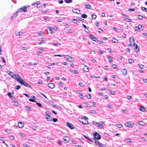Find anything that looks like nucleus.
<instances>
[{
  "label": "nucleus",
  "mask_w": 147,
  "mask_h": 147,
  "mask_svg": "<svg viewBox=\"0 0 147 147\" xmlns=\"http://www.w3.org/2000/svg\"><path fill=\"white\" fill-rule=\"evenodd\" d=\"M30 7V6L29 5H25L21 8L18 9L16 12L14 13V15L15 16V17H16L17 16L18 13L20 12H25L27 11V9L29 8Z\"/></svg>",
  "instance_id": "nucleus-1"
},
{
  "label": "nucleus",
  "mask_w": 147,
  "mask_h": 147,
  "mask_svg": "<svg viewBox=\"0 0 147 147\" xmlns=\"http://www.w3.org/2000/svg\"><path fill=\"white\" fill-rule=\"evenodd\" d=\"M92 123L93 124L96 125V126L98 127L100 129L103 128L105 125V124L102 122L98 123L96 122L95 121H93L92 122Z\"/></svg>",
  "instance_id": "nucleus-2"
},
{
  "label": "nucleus",
  "mask_w": 147,
  "mask_h": 147,
  "mask_svg": "<svg viewBox=\"0 0 147 147\" xmlns=\"http://www.w3.org/2000/svg\"><path fill=\"white\" fill-rule=\"evenodd\" d=\"M12 77L15 79L17 82L20 83L23 80L21 77L18 74H14L12 75Z\"/></svg>",
  "instance_id": "nucleus-3"
},
{
  "label": "nucleus",
  "mask_w": 147,
  "mask_h": 147,
  "mask_svg": "<svg viewBox=\"0 0 147 147\" xmlns=\"http://www.w3.org/2000/svg\"><path fill=\"white\" fill-rule=\"evenodd\" d=\"M63 56H64L65 59L67 60L68 61L70 62L73 61V58L70 55H63Z\"/></svg>",
  "instance_id": "nucleus-4"
},
{
  "label": "nucleus",
  "mask_w": 147,
  "mask_h": 147,
  "mask_svg": "<svg viewBox=\"0 0 147 147\" xmlns=\"http://www.w3.org/2000/svg\"><path fill=\"white\" fill-rule=\"evenodd\" d=\"M20 83L21 84L24 85V86L27 87H30L31 88H32L31 86L30 85L26 83L25 81L23 80V79L22 80Z\"/></svg>",
  "instance_id": "nucleus-5"
},
{
  "label": "nucleus",
  "mask_w": 147,
  "mask_h": 147,
  "mask_svg": "<svg viewBox=\"0 0 147 147\" xmlns=\"http://www.w3.org/2000/svg\"><path fill=\"white\" fill-rule=\"evenodd\" d=\"M93 136L94 138H96L98 140H99L101 138L100 135L97 132H95L93 134Z\"/></svg>",
  "instance_id": "nucleus-6"
},
{
  "label": "nucleus",
  "mask_w": 147,
  "mask_h": 147,
  "mask_svg": "<svg viewBox=\"0 0 147 147\" xmlns=\"http://www.w3.org/2000/svg\"><path fill=\"white\" fill-rule=\"evenodd\" d=\"M66 124L68 127H69L71 129H74V127L73 124H72L67 122L66 123Z\"/></svg>",
  "instance_id": "nucleus-7"
},
{
  "label": "nucleus",
  "mask_w": 147,
  "mask_h": 147,
  "mask_svg": "<svg viewBox=\"0 0 147 147\" xmlns=\"http://www.w3.org/2000/svg\"><path fill=\"white\" fill-rule=\"evenodd\" d=\"M134 46L135 47V48L134 49L135 51L137 53L138 52L139 50L138 46L135 42H134Z\"/></svg>",
  "instance_id": "nucleus-8"
},
{
  "label": "nucleus",
  "mask_w": 147,
  "mask_h": 147,
  "mask_svg": "<svg viewBox=\"0 0 147 147\" xmlns=\"http://www.w3.org/2000/svg\"><path fill=\"white\" fill-rule=\"evenodd\" d=\"M48 87L51 89H53L55 87V85L53 83H48Z\"/></svg>",
  "instance_id": "nucleus-9"
},
{
  "label": "nucleus",
  "mask_w": 147,
  "mask_h": 147,
  "mask_svg": "<svg viewBox=\"0 0 147 147\" xmlns=\"http://www.w3.org/2000/svg\"><path fill=\"white\" fill-rule=\"evenodd\" d=\"M125 125L127 127H133V125H132L129 122H126L125 123Z\"/></svg>",
  "instance_id": "nucleus-10"
},
{
  "label": "nucleus",
  "mask_w": 147,
  "mask_h": 147,
  "mask_svg": "<svg viewBox=\"0 0 147 147\" xmlns=\"http://www.w3.org/2000/svg\"><path fill=\"white\" fill-rule=\"evenodd\" d=\"M18 126L20 128H22L24 127V124L22 122H19L18 123Z\"/></svg>",
  "instance_id": "nucleus-11"
},
{
  "label": "nucleus",
  "mask_w": 147,
  "mask_h": 147,
  "mask_svg": "<svg viewBox=\"0 0 147 147\" xmlns=\"http://www.w3.org/2000/svg\"><path fill=\"white\" fill-rule=\"evenodd\" d=\"M72 11L74 13L78 14L80 13V10L78 9H73L72 10Z\"/></svg>",
  "instance_id": "nucleus-12"
},
{
  "label": "nucleus",
  "mask_w": 147,
  "mask_h": 147,
  "mask_svg": "<svg viewBox=\"0 0 147 147\" xmlns=\"http://www.w3.org/2000/svg\"><path fill=\"white\" fill-rule=\"evenodd\" d=\"M83 69L84 71L87 72H88L89 70L88 68V67L86 65H84V67Z\"/></svg>",
  "instance_id": "nucleus-13"
},
{
  "label": "nucleus",
  "mask_w": 147,
  "mask_h": 147,
  "mask_svg": "<svg viewBox=\"0 0 147 147\" xmlns=\"http://www.w3.org/2000/svg\"><path fill=\"white\" fill-rule=\"evenodd\" d=\"M68 138L67 137H64L63 138V142L65 143H66L68 142L69 141Z\"/></svg>",
  "instance_id": "nucleus-14"
},
{
  "label": "nucleus",
  "mask_w": 147,
  "mask_h": 147,
  "mask_svg": "<svg viewBox=\"0 0 147 147\" xmlns=\"http://www.w3.org/2000/svg\"><path fill=\"white\" fill-rule=\"evenodd\" d=\"M139 125L142 126H144L145 125V123L142 121H140L138 123Z\"/></svg>",
  "instance_id": "nucleus-15"
},
{
  "label": "nucleus",
  "mask_w": 147,
  "mask_h": 147,
  "mask_svg": "<svg viewBox=\"0 0 147 147\" xmlns=\"http://www.w3.org/2000/svg\"><path fill=\"white\" fill-rule=\"evenodd\" d=\"M129 41L130 42V43H133L134 44V42H135L134 39L133 37H130L129 39Z\"/></svg>",
  "instance_id": "nucleus-16"
},
{
  "label": "nucleus",
  "mask_w": 147,
  "mask_h": 147,
  "mask_svg": "<svg viewBox=\"0 0 147 147\" xmlns=\"http://www.w3.org/2000/svg\"><path fill=\"white\" fill-rule=\"evenodd\" d=\"M46 115H45V117H46L47 116L48 117H51V114L49 113V112L48 111H46L45 112Z\"/></svg>",
  "instance_id": "nucleus-17"
},
{
  "label": "nucleus",
  "mask_w": 147,
  "mask_h": 147,
  "mask_svg": "<svg viewBox=\"0 0 147 147\" xmlns=\"http://www.w3.org/2000/svg\"><path fill=\"white\" fill-rule=\"evenodd\" d=\"M85 7L86 9H90L91 6L89 4H85Z\"/></svg>",
  "instance_id": "nucleus-18"
},
{
  "label": "nucleus",
  "mask_w": 147,
  "mask_h": 147,
  "mask_svg": "<svg viewBox=\"0 0 147 147\" xmlns=\"http://www.w3.org/2000/svg\"><path fill=\"white\" fill-rule=\"evenodd\" d=\"M115 125L118 128H122L123 127L122 125L120 124H117Z\"/></svg>",
  "instance_id": "nucleus-19"
},
{
  "label": "nucleus",
  "mask_w": 147,
  "mask_h": 147,
  "mask_svg": "<svg viewBox=\"0 0 147 147\" xmlns=\"http://www.w3.org/2000/svg\"><path fill=\"white\" fill-rule=\"evenodd\" d=\"M107 58L108 59L109 61L111 63L113 61V60H112V57L111 56H108L107 57Z\"/></svg>",
  "instance_id": "nucleus-20"
},
{
  "label": "nucleus",
  "mask_w": 147,
  "mask_h": 147,
  "mask_svg": "<svg viewBox=\"0 0 147 147\" xmlns=\"http://www.w3.org/2000/svg\"><path fill=\"white\" fill-rule=\"evenodd\" d=\"M124 141H126L128 142H129L130 143H132V142L131 141V139L129 138H127L125 140H124Z\"/></svg>",
  "instance_id": "nucleus-21"
},
{
  "label": "nucleus",
  "mask_w": 147,
  "mask_h": 147,
  "mask_svg": "<svg viewBox=\"0 0 147 147\" xmlns=\"http://www.w3.org/2000/svg\"><path fill=\"white\" fill-rule=\"evenodd\" d=\"M23 34V33L22 32H17L16 33V36H21Z\"/></svg>",
  "instance_id": "nucleus-22"
},
{
  "label": "nucleus",
  "mask_w": 147,
  "mask_h": 147,
  "mask_svg": "<svg viewBox=\"0 0 147 147\" xmlns=\"http://www.w3.org/2000/svg\"><path fill=\"white\" fill-rule=\"evenodd\" d=\"M112 40L113 42L115 43H118L119 41L118 40H117L115 38H113Z\"/></svg>",
  "instance_id": "nucleus-23"
},
{
  "label": "nucleus",
  "mask_w": 147,
  "mask_h": 147,
  "mask_svg": "<svg viewBox=\"0 0 147 147\" xmlns=\"http://www.w3.org/2000/svg\"><path fill=\"white\" fill-rule=\"evenodd\" d=\"M127 70L125 69H123L122 71V72L123 75H125L127 74Z\"/></svg>",
  "instance_id": "nucleus-24"
},
{
  "label": "nucleus",
  "mask_w": 147,
  "mask_h": 147,
  "mask_svg": "<svg viewBox=\"0 0 147 147\" xmlns=\"http://www.w3.org/2000/svg\"><path fill=\"white\" fill-rule=\"evenodd\" d=\"M72 22L75 24H77L79 23V22L77 20L75 19H73L72 20Z\"/></svg>",
  "instance_id": "nucleus-25"
},
{
  "label": "nucleus",
  "mask_w": 147,
  "mask_h": 147,
  "mask_svg": "<svg viewBox=\"0 0 147 147\" xmlns=\"http://www.w3.org/2000/svg\"><path fill=\"white\" fill-rule=\"evenodd\" d=\"M47 28H48L49 29V31H50V33L51 34H53V33L52 32V30H53L52 28L50 26H49L48 27H47Z\"/></svg>",
  "instance_id": "nucleus-26"
},
{
  "label": "nucleus",
  "mask_w": 147,
  "mask_h": 147,
  "mask_svg": "<svg viewBox=\"0 0 147 147\" xmlns=\"http://www.w3.org/2000/svg\"><path fill=\"white\" fill-rule=\"evenodd\" d=\"M46 119L47 121H51L52 120V119L51 117H46Z\"/></svg>",
  "instance_id": "nucleus-27"
},
{
  "label": "nucleus",
  "mask_w": 147,
  "mask_h": 147,
  "mask_svg": "<svg viewBox=\"0 0 147 147\" xmlns=\"http://www.w3.org/2000/svg\"><path fill=\"white\" fill-rule=\"evenodd\" d=\"M92 142H95L96 144V145H98V146L100 144V143L99 142L96 141L95 139L94 140H93V141H92Z\"/></svg>",
  "instance_id": "nucleus-28"
},
{
  "label": "nucleus",
  "mask_w": 147,
  "mask_h": 147,
  "mask_svg": "<svg viewBox=\"0 0 147 147\" xmlns=\"http://www.w3.org/2000/svg\"><path fill=\"white\" fill-rule=\"evenodd\" d=\"M84 137L86 139H88V140L90 141L91 142H92L93 141V140H94L95 139L94 138H92L91 139H90L89 138H88L87 137L85 136H84Z\"/></svg>",
  "instance_id": "nucleus-29"
},
{
  "label": "nucleus",
  "mask_w": 147,
  "mask_h": 147,
  "mask_svg": "<svg viewBox=\"0 0 147 147\" xmlns=\"http://www.w3.org/2000/svg\"><path fill=\"white\" fill-rule=\"evenodd\" d=\"M65 2L66 3H70L72 2V0H65Z\"/></svg>",
  "instance_id": "nucleus-30"
},
{
  "label": "nucleus",
  "mask_w": 147,
  "mask_h": 147,
  "mask_svg": "<svg viewBox=\"0 0 147 147\" xmlns=\"http://www.w3.org/2000/svg\"><path fill=\"white\" fill-rule=\"evenodd\" d=\"M140 110L141 111L144 112V110H145V107L144 106H142L140 109Z\"/></svg>",
  "instance_id": "nucleus-31"
},
{
  "label": "nucleus",
  "mask_w": 147,
  "mask_h": 147,
  "mask_svg": "<svg viewBox=\"0 0 147 147\" xmlns=\"http://www.w3.org/2000/svg\"><path fill=\"white\" fill-rule=\"evenodd\" d=\"M138 29H139V30H141L143 29V28H142V26L140 25H138Z\"/></svg>",
  "instance_id": "nucleus-32"
},
{
  "label": "nucleus",
  "mask_w": 147,
  "mask_h": 147,
  "mask_svg": "<svg viewBox=\"0 0 147 147\" xmlns=\"http://www.w3.org/2000/svg\"><path fill=\"white\" fill-rule=\"evenodd\" d=\"M81 17L83 18H86L87 17V15L86 14H82L81 15Z\"/></svg>",
  "instance_id": "nucleus-33"
},
{
  "label": "nucleus",
  "mask_w": 147,
  "mask_h": 147,
  "mask_svg": "<svg viewBox=\"0 0 147 147\" xmlns=\"http://www.w3.org/2000/svg\"><path fill=\"white\" fill-rule=\"evenodd\" d=\"M37 34H38L40 36L43 35L44 34L43 33L42 31L39 32L37 33Z\"/></svg>",
  "instance_id": "nucleus-34"
},
{
  "label": "nucleus",
  "mask_w": 147,
  "mask_h": 147,
  "mask_svg": "<svg viewBox=\"0 0 147 147\" xmlns=\"http://www.w3.org/2000/svg\"><path fill=\"white\" fill-rule=\"evenodd\" d=\"M31 107H30L29 106H27L26 107V109L28 111H30Z\"/></svg>",
  "instance_id": "nucleus-35"
},
{
  "label": "nucleus",
  "mask_w": 147,
  "mask_h": 147,
  "mask_svg": "<svg viewBox=\"0 0 147 147\" xmlns=\"http://www.w3.org/2000/svg\"><path fill=\"white\" fill-rule=\"evenodd\" d=\"M109 91L110 92L111 94L112 95H115V92L111 90H109Z\"/></svg>",
  "instance_id": "nucleus-36"
},
{
  "label": "nucleus",
  "mask_w": 147,
  "mask_h": 147,
  "mask_svg": "<svg viewBox=\"0 0 147 147\" xmlns=\"http://www.w3.org/2000/svg\"><path fill=\"white\" fill-rule=\"evenodd\" d=\"M80 121L84 124H88V122L87 121H85L84 122L81 121V120H80Z\"/></svg>",
  "instance_id": "nucleus-37"
},
{
  "label": "nucleus",
  "mask_w": 147,
  "mask_h": 147,
  "mask_svg": "<svg viewBox=\"0 0 147 147\" xmlns=\"http://www.w3.org/2000/svg\"><path fill=\"white\" fill-rule=\"evenodd\" d=\"M96 17V15L93 14L92 15V19H95Z\"/></svg>",
  "instance_id": "nucleus-38"
},
{
  "label": "nucleus",
  "mask_w": 147,
  "mask_h": 147,
  "mask_svg": "<svg viewBox=\"0 0 147 147\" xmlns=\"http://www.w3.org/2000/svg\"><path fill=\"white\" fill-rule=\"evenodd\" d=\"M21 88V87L19 85H16V86H15V89H16V90H18L19 89H20Z\"/></svg>",
  "instance_id": "nucleus-39"
},
{
  "label": "nucleus",
  "mask_w": 147,
  "mask_h": 147,
  "mask_svg": "<svg viewBox=\"0 0 147 147\" xmlns=\"http://www.w3.org/2000/svg\"><path fill=\"white\" fill-rule=\"evenodd\" d=\"M126 98L128 100H131L132 98V97L130 96L127 95L126 96Z\"/></svg>",
  "instance_id": "nucleus-40"
},
{
  "label": "nucleus",
  "mask_w": 147,
  "mask_h": 147,
  "mask_svg": "<svg viewBox=\"0 0 147 147\" xmlns=\"http://www.w3.org/2000/svg\"><path fill=\"white\" fill-rule=\"evenodd\" d=\"M99 147H106V146L105 145L100 143V144L99 146Z\"/></svg>",
  "instance_id": "nucleus-41"
},
{
  "label": "nucleus",
  "mask_w": 147,
  "mask_h": 147,
  "mask_svg": "<svg viewBox=\"0 0 147 147\" xmlns=\"http://www.w3.org/2000/svg\"><path fill=\"white\" fill-rule=\"evenodd\" d=\"M9 139L10 140H13L15 138V137L13 136H11L9 137Z\"/></svg>",
  "instance_id": "nucleus-42"
},
{
  "label": "nucleus",
  "mask_w": 147,
  "mask_h": 147,
  "mask_svg": "<svg viewBox=\"0 0 147 147\" xmlns=\"http://www.w3.org/2000/svg\"><path fill=\"white\" fill-rule=\"evenodd\" d=\"M128 61L130 63H132L134 62V61L131 59H128Z\"/></svg>",
  "instance_id": "nucleus-43"
},
{
  "label": "nucleus",
  "mask_w": 147,
  "mask_h": 147,
  "mask_svg": "<svg viewBox=\"0 0 147 147\" xmlns=\"http://www.w3.org/2000/svg\"><path fill=\"white\" fill-rule=\"evenodd\" d=\"M82 119H84L86 121L88 119V118L87 117H86L85 116H84L82 117H81Z\"/></svg>",
  "instance_id": "nucleus-44"
},
{
  "label": "nucleus",
  "mask_w": 147,
  "mask_h": 147,
  "mask_svg": "<svg viewBox=\"0 0 147 147\" xmlns=\"http://www.w3.org/2000/svg\"><path fill=\"white\" fill-rule=\"evenodd\" d=\"M86 97L88 99H90L91 98V95L89 94L86 95Z\"/></svg>",
  "instance_id": "nucleus-45"
},
{
  "label": "nucleus",
  "mask_w": 147,
  "mask_h": 147,
  "mask_svg": "<svg viewBox=\"0 0 147 147\" xmlns=\"http://www.w3.org/2000/svg\"><path fill=\"white\" fill-rule=\"evenodd\" d=\"M90 113L92 114H95L96 113V111L93 110H90Z\"/></svg>",
  "instance_id": "nucleus-46"
},
{
  "label": "nucleus",
  "mask_w": 147,
  "mask_h": 147,
  "mask_svg": "<svg viewBox=\"0 0 147 147\" xmlns=\"http://www.w3.org/2000/svg\"><path fill=\"white\" fill-rule=\"evenodd\" d=\"M44 19L45 20H46L47 21H49V18L48 17H46V16L44 17Z\"/></svg>",
  "instance_id": "nucleus-47"
},
{
  "label": "nucleus",
  "mask_w": 147,
  "mask_h": 147,
  "mask_svg": "<svg viewBox=\"0 0 147 147\" xmlns=\"http://www.w3.org/2000/svg\"><path fill=\"white\" fill-rule=\"evenodd\" d=\"M138 17L139 19L140 20H142L143 18V16L141 15H138Z\"/></svg>",
  "instance_id": "nucleus-48"
},
{
  "label": "nucleus",
  "mask_w": 147,
  "mask_h": 147,
  "mask_svg": "<svg viewBox=\"0 0 147 147\" xmlns=\"http://www.w3.org/2000/svg\"><path fill=\"white\" fill-rule=\"evenodd\" d=\"M124 20L126 21V22H131V21L130 20H129L127 18H125Z\"/></svg>",
  "instance_id": "nucleus-49"
},
{
  "label": "nucleus",
  "mask_w": 147,
  "mask_h": 147,
  "mask_svg": "<svg viewBox=\"0 0 147 147\" xmlns=\"http://www.w3.org/2000/svg\"><path fill=\"white\" fill-rule=\"evenodd\" d=\"M29 100L31 102H36V101L35 100L31 98H30L29 99Z\"/></svg>",
  "instance_id": "nucleus-50"
},
{
  "label": "nucleus",
  "mask_w": 147,
  "mask_h": 147,
  "mask_svg": "<svg viewBox=\"0 0 147 147\" xmlns=\"http://www.w3.org/2000/svg\"><path fill=\"white\" fill-rule=\"evenodd\" d=\"M36 102L37 105L39 106V107H42V105L41 104L38 102L37 101H36Z\"/></svg>",
  "instance_id": "nucleus-51"
},
{
  "label": "nucleus",
  "mask_w": 147,
  "mask_h": 147,
  "mask_svg": "<svg viewBox=\"0 0 147 147\" xmlns=\"http://www.w3.org/2000/svg\"><path fill=\"white\" fill-rule=\"evenodd\" d=\"M92 40L94 41H96L97 40V38L96 37H94L93 38H92Z\"/></svg>",
  "instance_id": "nucleus-52"
},
{
  "label": "nucleus",
  "mask_w": 147,
  "mask_h": 147,
  "mask_svg": "<svg viewBox=\"0 0 147 147\" xmlns=\"http://www.w3.org/2000/svg\"><path fill=\"white\" fill-rule=\"evenodd\" d=\"M1 59H2L3 62L5 63L6 62L4 58L3 57H1Z\"/></svg>",
  "instance_id": "nucleus-53"
},
{
  "label": "nucleus",
  "mask_w": 147,
  "mask_h": 147,
  "mask_svg": "<svg viewBox=\"0 0 147 147\" xmlns=\"http://www.w3.org/2000/svg\"><path fill=\"white\" fill-rule=\"evenodd\" d=\"M7 95L10 98H11L12 97V96H11V93L10 92H8V93Z\"/></svg>",
  "instance_id": "nucleus-54"
},
{
  "label": "nucleus",
  "mask_w": 147,
  "mask_h": 147,
  "mask_svg": "<svg viewBox=\"0 0 147 147\" xmlns=\"http://www.w3.org/2000/svg\"><path fill=\"white\" fill-rule=\"evenodd\" d=\"M96 26L97 27H99L100 24L98 22H96L95 23Z\"/></svg>",
  "instance_id": "nucleus-55"
},
{
  "label": "nucleus",
  "mask_w": 147,
  "mask_h": 147,
  "mask_svg": "<svg viewBox=\"0 0 147 147\" xmlns=\"http://www.w3.org/2000/svg\"><path fill=\"white\" fill-rule=\"evenodd\" d=\"M38 49L40 51H44L45 50V49L42 48H39Z\"/></svg>",
  "instance_id": "nucleus-56"
},
{
  "label": "nucleus",
  "mask_w": 147,
  "mask_h": 147,
  "mask_svg": "<svg viewBox=\"0 0 147 147\" xmlns=\"http://www.w3.org/2000/svg\"><path fill=\"white\" fill-rule=\"evenodd\" d=\"M122 111H123L125 113H127L128 112V111L126 109H124V110H123Z\"/></svg>",
  "instance_id": "nucleus-57"
},
{
  "label": "nucleus",
  "mask_w": 147,
  "mask_h": 147,
  "mask_svg": "<svg viewBox=\"0 0 147 147\" xmlns=\"http://www.w3.org/2000/svg\"><path fill=\"white\" fill-rule=\"evenodd\" d=\"M53 121L54 122H56L57 121V118H53Z\"/></svg>",
  "instance_id": "nucleus-58"
},
{
  "label": "nucleus",
  "mask_w": 147,
  "mask_h": 147,
  "mask_svg": "<svg viewBox=\"0 0 147 147\" xmlns=\"http://www.w3.org/2000/svg\"><path fill=\"white\" fill-rule=\"evenodd\" d=\"M36 53H37V54H38V55H40V54H42V52H41V51H36Z\"/></svg>",
  "instance_id": "nucleus-59"
},
{
  "label": "nucleus",
  "mask_w": 147,
  "mask_h": 147,
  "mask_svg": "<svg viewBox=\"0 0 147 147\" xmlns=\"http://www.w3.org/2000/svg\"><path fill=\"white\" fill-rule=\"evenodd\" d=\"M57 21L59 22H63V20L62 19H58L57 20Z\"/></svg>",
  "instance_id": "nucleus-60"
},
{
  "label": "nucleus",
  "mask_w": 147,
  "mask_h": 147,
  "mask_svg": "<svg viewBox=\"0 0 147 147\" xmlns=\"http://www.w3.org/2000/svg\"><path fill=\"white\" fill-rule=\"evenodd\" d=\"M139 67L141 69H143L144 68V66L143 65L141 64L140 65H139Z\"/></svg>",
  "instance_id": "nucleus-61"
},
{
  "label": "nucleus",
  "mask_w": 147,
  "mask_h": 147,
  "mask_svg": "<svg viewBox=\"0 0 147 147\" xmlns=\"http://www.w3.org/2000/svg\"><path fill=\"white\" fill-rule=\"evenodd\" d=\"M51 44L54 46H57L58 44L57 43H53Z\"/></svg>",
  "instance_id": "nucleus-62"
},
{
  "label": "nucleus",
  "mask_w": 147,
  "mask_h": 147,
  "mask_svg": "<svg viewBox=\"0 0 147 147\" xmlns=\"http://www.w3.org/2000/svg\"><path fill=\"white\" fill-rule=\"evenodd\" d=\"M24 146L25 147H30V146L28 144H24Z\"/></svg>",
  "instance_id": "nucleus-63"
},
{
  "label": "nucleus",
  "mask_w": 147,
  "mask_h": 147,
  "mask_svg": "<svg viewBox=\"0 0 147 147\" xmlns=\"http://www.w3.org/2000/svg\"><path fill=\"white\" fill-rule=\"evenodd\" d=\"M143 37H145L147 35V34L146 33H144L142 34Z\"/></svg>",
  "instance_id": "nucleus-64"
}]
</instances>
